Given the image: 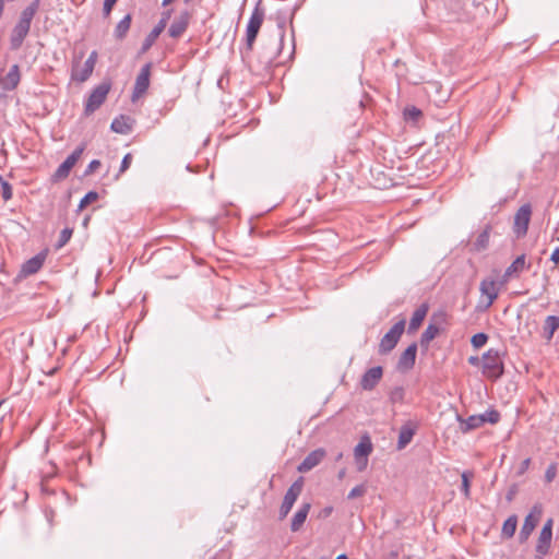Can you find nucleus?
Returning <instances> with one entry per match:
<instances>
[{"instance_id": "2eb2a0df", "label": "nucleus", "mask_w": 559, "mask_h": 559, "mask_svg": "<svg viewBox=\"0 0 559 559\" xmlns=\"http://www.w3.org/2000/svg\"><path fill=\"white\" fill-rule=\"evenodd\" d=\"M383 376V368L381 366L368 369L360 379V386L365 391L373 390L380 382Z\"/></svg>"}, {"instance_id": "3c124183", "label": "nucleus", "mask_w": 559, "mask_h": 559, "mask_svg": "<svg viewBox=\"0 0 559 559\" xmlns=\"http://www.w3.org/2000/svg\"><path fill=\"white\" fill-rule=\"evenodd\" d=\"M336 559H348V558H347V556H346V555H344V554H343V555H338V556L336 557Z\"/></svg>"}, {"instance_id": "e433bc0d", "label": "nucleus", "mask_w": 559, "mask_h": 559, "mask_svg": "<svg viewBox=\"0 0 559 559\" xmlns=\"http://www.w3.org/2000/svg\"><path fill=\"white\" fill-rule=\"evenodd\" d=\"M485 419V423L497 424L500 420V413L496 409L486 411L484 414H480Z\"/></svg>"}, {"instance_id": "5fc2aeb1", "label": "nucleus", "mask_w": 559, "mask_h": 559, "mask_svg": "<svg viewBox=\"0 0 559 559\" xmlns=\"http://www.w3.org/2000/svg\"><path fill=\"white\" fill-rule=\"evenodd\" d=\"M528 463H530V459H526V460L523 462L524 466H527V465H528Z\"/></svg>"}, {"instance_id": "9d476101", "label": "nucleus", "mask_w": 559, "mask_h": 559, "mask_svg": "<svg viewBox=\"0 0 559 559\" xmlns=\"http://www.w3.org/2000/svg\"><path fill=\"white\" fill-rule=\"evenodd\" d=\"M84 151L83 146L76 147L57 168V170L52 175V180L58 182L60 180L66 179L73 166L76 164L79 158L81 157Z\"/></svg>"}, {"instance_id": "72a5a7b5", "label": "nucleus", "mask_w": 559, "mask_h": 559, "mask_svg": "<svg viewBox=\"0 0 559 559\" xmlns=\"http://www.w3.org/2000/svg\"><path fill=\"white\" fill-rule=\"evenodd\" d=\"M488 341V335L485 333H476L471 338V344L475 348L483 347Z\"/></svg>"}, {"instance_id": "0eeeda50", "label": "nucleus", "mask_w": 559, "mask_h": 559, "mask_svg": "<svg viewBox=\"0 0 559 559\" xmlns=\"http://www.w3.org/2000/svg\"><path fill=\"white\" fill-rule=\"evenodd\" d=\"M302 491V478L294 481L290 487L287 489L282 506L280 508V519H284L290 512L294 503L298 499L299 495Z\"/></svg>"}, {"instance_id": "39448f33", "label": "nucleus", "mask_w": 559, "mask_h": 559, "mask_svg": "<svg viewBox=\"0 0 559 559\" xmlns=\"http://www.w3.org/2000/svg\"><path fill=\"white\" fill-rule=\"evenodd\" d=\"M543 515V506L536 503L532 507L530 513L525 516L523 525L519 533V542L521 544L526 543L531 534L536 528Z\"/></svg>"}, {"instance_id": "6e6552de", "label": "nucleus", "mask_w": 559, "mask_h": 559, "mask_svg": "<svg viewBox=\"0 0 559 559\" xmlns=\"http://www.w3.org/2000/svg\"><path fill=\"white\" fill-rule=\"evenodd\" d=\"M532 207L530 204H523L514 215L513 231L518 238H522L527 234Z\"/></svg>"}, {"instance_id": "aec40b11", "label": "nucleus", "mask_w": 559, "mask_h": 559, "mask_svg": "<svg viewBox=\"0 0 559 559\" xmlns=\"http://www.w3.org/2000/svg\"><path fill=\"white\" fill-rule=\"evenodd\" d=\"M44 261H45L44 253L36 254L35 257L31 258L22 265L21 273L25 276L33 275V274L37 273L41 269Z\"/></svg>"}, {"instance_id": "6e6d98bb", "label": "nucleus", "mask_w": 559, "mask_h": 559, "mask_svg": "<svg viewBox=\"0 0 559 559\" xmlns=\"http://www.w3.org/2000/svg\"><path fill=\"white\" fill-rule=\"evenodd\" d=\"M343 457V454L342 453H338L337 456H336V460H341Z\"/></svg>"}, {"instance_id": "58836bf2", "label": "nucleus", "mask_w": 559, "mask_h": 559, "mask_svg": "<svg viewBox=\"0 0 559 559\" xmlns=\"http://www.w3.org/2000/svg\"><path fill=\"white\" fill-rule=\"evenodd\" d=\"M0 183H1V194L4 201H8L12 198V187L11 185L3 180V178L0 176Z\"/></svg>"}, {"instance_id": "f3484780", "label": "nucleus", "mask_w": 559, "mask_h": 559, "mask_svg": "<svg viewBox=\"0 0 559 559\" xmlns=\"http://www.w3.org/2000/svg\"><path fill=\"white\" fill-rule=\"evenodd\" d=\"M190 13L188 11H183L180 13L178 17L171 23L168 33L173 38L180 37L187 29L190 22Z\"/></svg>"}, {"instance_id": "7ed1b4c3", "label": "nucleus", "mask_w": 559, "mask_h": 559, "mask_svg": "<svg viewBox=\"0 0 559 559\" xmlns=\"http://www.w3.org/2000/svg\"><path fill=\"white\" fill-rule=\"evenodd\" d=\"M483 373L485 377L497 380L503 374V361L497 349L490 348L483 355Z\"/></svg>"}, {"instance_id": "37998d69", "label": "nucleus", "mask_w": 559, "mask_h": 559, "mask_svg": "<svg viewBox=\"0 0 559 559\" xmlns=\"http://www.w3.org/2000/svg\"><path fill=\"white\" fill-rule=\"evenodd\" d=\"M131 160H132L131 154L130 153L126 154L124 157L122 158L119 171L124 173L130 167Z\"/></svg>"}, {"instance_id": "c03bdc74", "label": "nucleus", "mask_w": 559, "mask_h": 559, "mask_svg": "<svg viewBox=\"0 0 559 559\" xmlns=\"http://www.w3.org/2000/svg\"><path fill=\"white\" fill-rule=\"evenodd\" d=\"M556 473H557L556 466L555 465H550L546 469V473H545L546 481H548V483L552 481V479L556 477Z\"/></svg>"}, {"instance_id": "de8ad7c7", "label": "nucleus", "mask_w": 559, "mask_h": 559, "mask_svg": "<svg viewBox=\"0 0 559 559\" xmlns=\"http://www.w3.org/2000/svg\"><path fill=\"white\" fill-rule=\"evenodd\" d=\"M332 512H333V508H332V507H325V508L321 511L320 516H322V518H328V516H330V515L332 514Z\"/></svg>"}, {"instance_id": "473e14b6", "label": "nucleus", "mask_w": 559, "mask_h": 559, "mask_svg": "<svg viewBox=\"0 0 559 559\" xmlns=\"http://www.w3.org/2000/svg\"><path fill=\"white\" fill-rule=\"evenodd\" d=\"M405 391L402 386H395L390 392V401L391 403H402L404 400Z\"/></svg>"}, {"instance_id": "6ab92c4d", "label": "nucleus", "mask_w": 559, "mask_h": 559, "mask_svg": "<svg viewBox=\"0 0 559 559\" xmlns=\"http://www.w3.org/2000/svg\"><path fill=\"white\" fill-rule=\"evenodd\" d=\"M20 68L17 64H13L9 72L1 78V87L5 91H13L20 83Z\"/></svg>"}, {"instance_id": "a878e982", "label": "nucleus", "mask_w": 559, "mask_h": 559, "mask_svg": "<svg viewBox=\"0 0 559 559\" xmlns=\"http://www.w3.org/2000/svg\"><path fill=\"white\" fill-rule=\"evenodd\" d=\"M460 421H461V429L463 432H467L469 430L479 428L481 425L485 424V419L483 418V416H480V414L472 415L467 419L460 418Z\"/></svg>"}, {"instance_id": "79ce46f5", "label": "nucleus", "mask_w": 559, "mask_h": 559, "mask_svg": "<svg viewBox=\"0 0 559 559\" xmlns=\"http://www.w3.org/2000/svg\"><path fill=\"white\" fill-rule=\"evenodd\" d=\"M117 0H105L104 1V8H103V13L104 15L107 17L109 16L114 5L116 4Z\"/></svg>"}, {"instance_id": "bb28decb", "label": "nucleus", "mask_w": 559, "mask_h": 559, "mask_svg": "<svg viewBox=\"0 0 559 559\" xmlns=\"http://www.w3.org/2000/svg\"><path fill=\"white\" fill-rule=\"evenodd\" d=\"M490 226H486L484 230L477 236L475 242L473 243V249L477 252L484 251L488 248L489 238H490Z\"/></svg>"}, {"instance_id": "864d4df0", "label": "nucleus", "mask_w": 559, "mask_h": 559, "mask_svg": "<svg viewBox=\"0 0 559 559\" xmlns=\"http://www.w3.org/2000/svg\"><path fill=\"white\" fill-rule=\"evenodd\" d=\"M344 475H345V471H344V469H342V471L338 473V478H343V477H344Z\"/></svg>"}, {"instance_id": "f704fd0d", "label": "nucleus", "mask_w": 559, "mask_h": 559, "mask_svg": "<svg viewBox=\"0 0 559 559\" xmlns=\"http://www.w3.org/2000/svg\"><path fill=\"white\" fill-rule=\"evenodd\" d=\"M98 199V193L96 191H90L87 192L80 201L79 210H83L90 203L96 201Z\"/></svg>"}, {"instance_id": "c85d7f7f", "label": "nucleus", "mask_w": 559, "mask_h": 559, "mask_svg": "<svg viewBox=\"0 0 559 559\" xmlns=\"http://www.w3.org/2000/svg\"><path fill=\"white\" fill-rule=\"evenodd\" d=\"M525 269V255L518 257L510 266L507 267L503 278L508 281L513 274L521 273Z\"/></svg>"}, {"instance_id": "b1692460", "label": "nucleus", "mask_w": 559, "mask_h": 559, "mask_svg": "<svg viewBox=\"0 0 559 559\" xmlns=\"http://www.w3.org/2000/svg\"><path fill=\"white\" fill-rule=\"evenodd\" d=\"M110 129L119 134H127L131 131L130 118L126 116H119L115 118L110 124Z\"/></svg>"}, {"instance_id": "cd10ccee", "label": "nucleus", "mask_w": 559, "mask_h": 559, "mask_svg": "<svg viewBox=\"0 0 559 559\" xmlns=\"http://www.w3.org/2000/svg\"><path fill=\"white\" fill-rule=\"evenodd\" d=\"M518 527V516L515 514L510 515L503 523L501 530L502 538H511L514 536Z\"/></svg>"}, {"instance_id": "4c0bfd02", "label": "nucleus", "mask_w": 559, "mask_h": 559, "mask_svg": "<svg viewBox=\"0 0 559 559\" xmlns=\"http://www.w3.org/2000/svg\"><path fill=\"white\" fill-rule=\"evenodd\" d=\"M72 234H73V230L71 228L62 229L60 233L58 242H57V248H62L63 246H66L69 242V240L71 239Z\"/></svg>"}, {"instance_id": "ddd939ff", "label": "nucleus", "mask_w": 559, "mask_h": 559, "mask_svg": "<svg viewBox=\"0 0 559 559\" xmlns=\"http://www.w3.org/2000/svg\"><path fill=\"white\" fill-rule=\"evenodd\" d=\"M151 68H152L151 63H146L141 68L140 73L138 74V76L135 79L133 93H132V100L138 99L147 91V88L150 86Z\"/></svg>"}, {"instance_id": "c756f323", "label": "nucleus", "mask_w": 559, "mask_h": 559, "mask_svg": "<svg viewBox=\"0 0 559 559\" xmlns=\"http://www.w3.org/2000/svg\"><path fill=\"white\" fill-rule=\"evenodd\" d=\"M371 451V442L368 439L361 440L354 449L356 462L359 463V457L367 459Z\"/></svg>"}, {"instance_id": "20e7f679", "label": "nucleus", "mask_w": 559, "mask_h": 559, "mask_svg": "<svg viewBox=\"0 0 559 559\" xmlns=\"http://www.w3.org/2000/svg\"><path fill=\"white\" fill-rule=\"evenodd\" d=\"M111 88L110 82H103L97 85L90 96L87 97L84 106L85 116L92 115L96 111L106 100V97Z\"/></svg>"}, {"instance_id": "49530a36", "label": "nucleus", "mask_w": 559, "mask_h": 559, "mask_svg": "<svg viewBox=\"0 0 559 559\" xmlns=\"http://www.w3.org/2000/svg\"><path fill=\"white\" fill-rule=\"evenodd\" d=\"M550 260L558 264L559 263V247L555 248V250L552 251L551 255H550Z\"/></svg>"}, {"instance_id": "393cba45", "label": "nucleus", "mask_w": 559, "mask_h": 559, "mask_svg": "<svg viewBox=\"0 0 559 559\" xmlns=\"http://www.w3.org/2000/svg\"><path fill=\"white\" fill-rule=\"evenodd\" d=\"M559 329V317L557 316H548L545 319L544 326H543V334L544 337L549 342L554 333Z\"/></svg>"}, {"instance_id": "a18cd8bd", "label": "nucleus", "mask_w": 559, "mask_h": 559, "mask_svg": "<svg viewBox=\"0 0 559 559\" xmlns=\"http://www.w3.org/2000/svg\"><path fill=\"white\" fill-rule=\"evenodd\" d=\"M99 166H100V162L98 159H93L88 164V166H87V168L85 170V174L90 175V174L94 173Z\"/></svg>"}, {"instance_id": "412c9836", "label": "nucleus", "mask_w": 559, "mask_h": 559, "mask_svg": "<svg viewBox=\"0 0 559 559\" xmlns=\"http://www.w3.org/2000/svg\"><path fill=\"white\" fill-rule=\"evenodd\" d=\"M310 509H311V503H309V502H305L300 506V508L298 509V511L294 514V516L292 519L290 530L293 532H298L302 527Z\"/></svg>"}, {"instance_id": "4468645a", "label": "nucleus", "mask_w": 559, "mask_h": 559, "mask_svg": "<svg viewBox=\"0 0 559 559\" xmlns=\"http://www.w3.org/2000/svg\"><path fill=\"white\" fill-rule=\"evenodd\" d=\"M481 293L480 304H484V309H488L498 297V288L493 280H483L479 285Z\"/></svg>"}, {"instance_id": "ea45409f", "label": "nucleus", "mask_w": 559, "mask_h": 559, "mask_svg": "<svg viewBox=\"0 0 559 559\" xmlns=\"http://www.w3.org/2000/svg\"><path fill=\"white\" fill-rule=\"evenodd\" d=\"M366 492V487L364 485H358L356 487H354L349 492H348V496L347 498L348 499H355L357 497H361L364 496Z\"/></svg>"}, {"instance_id": "9b49d317", "label": "nucleus", "mask_w": 559, "mask_h": 559, "mask_svg": "<svg viewBox=\"0 0 559 559\" xmlns=\"http://www.w3.org/2000/svg\"><path fill=\"white\" fill-rule=\"evenodd\" d=\"M98 53L96 50H93L88 58L85 60L82 67H75L72 70L71 78L74 81L80 83L85 82L92 75L95 64L97 62Z\"/></svg>"}, {"instance_id": "a211bd4d", "label": "nucleus", "mask_w": 559, "mask_h": 559, "mask_svg": "<svg viewBox=\"0 0 559 559\" xmlns=\"http://www.w3.org/2000/svg\"><path fill=\"white\" fill-rule=\"evenodd\" d=\"M417 354V344H411L400 356L397 361L399 370H409L414 367Z\"/></svg>"}, {"instance_id": "603ef678", "label": "nucleus", "mask_w": 559, "mask_h": 559, "mask_svg": "<svg viewBox=\"0 0 559 559\" xmlns=\"http://www.w3.org/2000/svg\"><path fill=\"white\" fill-rule=\"evenodd\" d=\"M173 0H163V5L166 7Z\"/></svg>"}, {"instance_id": "7c9ffc66", "label": "nucleus", "mask_w": 559, "mask_h": 559, "mask_svg": "<svg viewBox=\"0 0 559 559\" xmlns=\"http://www.w3.org/2000/svg\"><path fill=\"white\" fill-rule=\"evenodd\" d=\"M131 21H132V17H131V14H127L116 26L115 28V37L117 39H123L128 33V31L130 29V25H131Z\"/></svg>"}, {"instance_id": "1a4fd4ad", "label": "nucleus", "mask_w": 559, "mask_h": 559, "mask_svg": "<svg viewBox=\"0 0 559 559\" xmlns=\"http://www.w3.org/2000/svg\"><path fill=\"white\" fill-rule=\"evenodd\" d=\"M552 526H554V520L551 518H549L545 522L542 531L539 532V536H538L536 548H535L536 554L539 558H543L546 555H548V552L550 550L551 540H552Z\"/></svg>"}, {"instance_id": "4d7b16f0", "label": "nucleus", "mask_w": 559, "mask_h": 559, "mask_svg": "<svg viewBox=\"0 0 559 559\" xmlns=\"http://www.w3.org/2000/svg\"><path fill=\"white\" fill-rule=\"evenodd\" d=\"M87 221H88V217H86V218L84 219V225H86V224H87Z\"/></svg>"}, {"instance_id": "2f4dec72", "label": "nucleus", "mask_w": 559, "mask_h": 559, "mask_svg": "<svg viewBox=\"0 0 559 559\" xmlns=\"http://www.w3.org/2000/svg\"><path fill=\"white\" fill-rule=\"evenodd\" d=\"M439 328L435 324H429L423 332L420 337V345L428 346L429 343L439 334Z\"/></svg>"}, {"instance_id": "dca6fc26", "label": "nucleus", "mask_w": 559, "mask_h": 559, "mask_svg": "<svg viewBox=\"0 0 559 559\" xmlns=\"http://www.w3.org/2000/svg\"><path fill=\"white\" fill-rule=\"evenodd\" d=\"M325 451L323 449H317L310 452L304 461L298 465V472L307 473L314 468L323 460Z\"/></svg>"}, {"instance_id": "09e8293b", "label": "nucleus", "mask_w": 559, "mask_h": 559, "mask_svg": "<svg viewBox=\"0 0 559 559\" xmlns=\"http://www.w3.org/2000/svg\"><path fill=\"white\" fill-rule=\"evenodd\" d=\"M367 463H368V459L359 457V463H357L358 471H362L367 466Z\"/></svg>"}, {"instance_id": "4be33fe9", "label": "nucleus", "mask_w": 559, "mask_h": 559, "mask_svg": "<svg viewBox=\"0 0 559 559\" xmlns=\"http://www.w3.org/2000/svg\"><path fill=\"white\" fill-rule=\"evenodd\" d=\"M416 432V427L407 423L403 425L400 429L399 433V440H397V449L402 450L404 449L413 439L414 435Z\"/></svg>"}, {"instance_id": "5701e85b", "label": "nucleus", "mask_w": 559, "mask_h": 559, "mask_svg": "<svg viewBox=\"0 0 559 559\" xmlns=\"http://www.w3.org/2000/svg\"><path fill=\"white\" fill-rule=\"evenodd\" d=\"M428 312V305H420L413 313L409 324H408V333H413L418 330L424 319L426 318Z\"/></svg>"}, {"instance_id": "f03ea898", "label": "nucleus", "mask_w": 559, "mask_h": 559, "mask_svg": "<svg viewBox=\"0 0 559 559\" xmlns=\"http://www.w3.org/2000/svg\"><path fill=\"white\" fill-rule=\"evenodd\" d=\"M263 20H264V11L260 8V2H259L257 4V7L254 8V10L249 19L248 25H247L246 49L241 50L242 60L248 62L249 64H250V61H249L250 52L252 50L253 43L259 34V31L263 23Z\"/></svg>"}, {"instance_id": "f257e3e1", "label": "nucleus", "mask_w": 559, "mask_h": 559, "mask_svg": "<svg viewBox=\"0 0 559 559\" xmlns=\"http://www.w3.org/2000/svg\"><path fill=\"white\" fill-rule=\"evenodd\" d=\"M39 0L32 1L22 12L19 22L13 27L10 36V48L17 50L23 45L25 37L28 35L31 29V23L34 19L38 8Z\"/></svg>"}, {"instance_id": "8fccbe9b", "label": "nucleus", "mask_w": 559, "mask_h": 559, "mask_svg": "<svg viewBox=\"0 0 559 559\" xmlns=\"http://www.w3.org/2000/svg\"><path fill=\"white\" fill-rule=\"evenodd\" d=\"M468 362H469L471 365H474V366H475V365H478V362H479V358H478V357H474V356H472V357H469V358H468Z\"/></svg>"}, {"instance_id": "423d86ee", "label": "nucleus", "mask_w": 559, "mask_h": 559, "mask_svg": "<svg viewBox=\"0 0 559 559\" xmlns=\"http://www.w3.org/2000/svg\"><path fill=\"white\" fill-rule=\"evenodd\" d=\"M404 330L405 320L401 319L381 338L379 344V353L382 355L390 353L396 346Z\"/></svg>"}, {"instance_id": "a19ab883", "label": "nucleus", "mask_w": 559, "mask_h": 559, "mask_svg": "<svg viewBox=\"0 0 559 559\" xmlns=\"http://www.w3.org/2000/svg\"><path fill=\"white\" fill-rule=\"evenodd\" d=\"M405 116L412 120H416L420 115L421 111L416 107H408L405 109Z\"/></svg>"}, {"instance_id": "c9c22d12", "label": "nucleus", "mask_w": 559, "mask_h": 559, "mask_svg": "<svg viewBox=\"0 0 559 559\" xmlns=\"http://www.w3.org/2000/svg\"><path fill=\"white\" fill-rule=\"evenodd\" d=\"M472 476H473V474L471 472H466V471L463 472L461 475V477H462L461 490L466 498L469 497V479Z\"/></svg>"}, {"instance_id": "f8f14e48", "label": "nucleus", "mask_w": 559, "mask_h": 559, "mask_svg": "<svg viewBox=\"0 0 559 559\" xmlns=\"http://www.w3.org/2000/svg\"><path fill=\"white\" fill-rule=\"evenodd\" d=\"M171 10L164 11L162 13V17L158 21V23L154 26V28L150 32V34L145 37L143 44H142V52L147 51L156 41L158 36L163 33L165 29L170 16H171Z\"/></svg>"}]
</instances>
